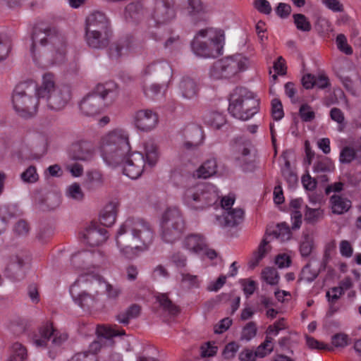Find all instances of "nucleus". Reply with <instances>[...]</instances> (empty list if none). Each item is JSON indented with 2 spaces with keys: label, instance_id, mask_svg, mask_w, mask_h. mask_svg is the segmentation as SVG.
<instances>
[{
  "label": "nucleus",
  "instance_id": "58836bf2",
  "mask_svg": "<svg viewBox=\"0 0 361 361\" xmlns=\"http://www.w3.org/2000/svg\"><path fill=\"white\" fill-rule=\"evenodd\" d=\"M143 13V8L140 2L132 3L128 5L125 10L126 19H137Z\"/></svg>",
  "mask_w": 361,
  "mask_h": 361
},
{
  "label": "nucleus",
  "instance_id": "c9c22d12",
  "mask_svg": "<svg viewBox=\"0 0 361 361\" xmlns=\"http://www.w3.org/2000/svg\"><path fill=\"white\" fill-rule=\"evenodd\" d=\"M204 122L214 129H219L225 123V118L221 113L212 112L205 116Z\"/></svg>",
  "mask_w": 361,
  "mask_h": 361
},
{
  "label": "nucleus",
  "instance_id": "2eb2a0df",
  "mask_svg": "<svg viewBox=\"0 0 361 361\" xmlns=\"http://www.w3.org/2000/svg\"><path fill=\"white\" fill-rule=\"evenodd\" d=\"M133 125L141 131H149L158 123L157 115L151 110L142 109L136 111L133 116Z\"/></svg>",
  "mask_w": 361,
  "mask_h": 361
},
{
  "label": "nucleus",
  "instance_id": "680f3d73",
  "mask_svg": "<svg viewBox=\"0 0 361 361\" xmlns=\"http://www.w3.org/2000/svg\"><path fill=\"white\" fill-rule=\"evenodd\" d=\"M67 361H98V358L88 351H82L75 353Z\"/></svg>",
  "mask_w": 361,
  "mask_h": 361
},
{
  "label": "nucleus",
  "instance_id": "72a5a7b5",
  "mask_svg": "<svg viewBox=\"0 0 361 361\" xmlns=\"http://www.w3.org/2000/svg\"><path fill=\"white\" fill-rule=\"evenodd\" d=\"M167 83L163 84H151L148 87H143V92L146 97L149 98H156L165 94L167 88Z\"/></svg>",
  "mask_w": 361,
  "mask_h": 361
},
{
  "label": "nucleus",
  "instance_id": "c03bdc74",
  "mask_svg": "<svg viewBox=\"0 0 361 361\" xmlns=\"http://www.w3.org/2000/svg\"><path fill=\"white\" fill-rule=\"evenodd\" d=\"M227 276L224 274L219 276L217 278L210 280L207 286V290L210 292H217L220 290L226 284Z\"/></svg>",
  "mask_w": 361,
  "mask_h": 361
},
{
  "label": "nucleus",
  "instance_id": "4468645a",
  "mask_svg": "<svg viewBox=\"0 0 361 361\" xmlns=\"http://www.w3.org/2000/svg\"><path fill=\"white\" fill-rule=\"evenodd\" d=\"M176 13L171 4L164 0H156L151 13V18L157 25L169 22L175 18Z\"/></svg>",
  "mask_w": 361,
  "mask_h": 361
},
{
  "label": "nucleus",
  "instance_id": "f03ea898",
  "mask_svg": "<svg viewBox=\"0 0 361 361\" xmlns=\"http://www.w3.org/2000/svg\"><path fill=\"white\" fill-rule=\"evenodd\" d=\"M154 233L149 224L141 219H128L118 228L115 240L121 256L134 259L152 244Z\"/></svg>",
  "mask_w": 361,
  "mask_h": 361
},
{
  "label": "nucleus",
  "instance_id": "37998d69",
  "mask_svg": "<svg viewBox=\"0 0 361 361\" xmlns=\"http://www.w3.org/2000/svg\"><path fill=\"white\" fill-rule=\"evenodd\" d=\"M163 70L165 71L168 78L170 79L172 77V69L169 64L166 62H159L151 63L145 69V74H150L153 71Z\"/></svg>",
  "mask_w": 361,
  "mask_h": 361
},
{
  "label": "nucleus",
  "instance_id": "c756f323",
  "mask_svg": "<svg viewBox=\"0 0 361 361\" xmlns=\"http://www.w3.org/2000/svg\"><path fill=\"white\" fill-rule=\"evenodd\" d=\"M217 164L215 159L204 162L195 172L194 176L199 178H207L216 173Z\"/></svg>",
  "mask_w": 361,
  "mask_h": 361
},
{
  "label": "nucleus",
  "instance_id": "bb28decb",
  "mask_svg": "<svg viewBox=\"0 0 361 361\" xmlns=\"http://www.w3.org/2000/svg\"><path fill=\"white\" fill-rule=\"evenodd\" d=\"M270 236L271 235L268 232H266L265 236L259 244L257 250L253 254L252 258L249 262L250 267L254 268L258 265L266 254L269 252L270 247L269 246V243L271 240L269 238H270Z\"/></svg>",
  "mask_w": 361,
  "mask_h": 361
},
{
  "label": "nucleus",
  "instance_id": "bf43d9fd",
  "mask_svg": "<svg viewBox=\"0 0 361 361\" xmlns=\"http://www.w3.org/2000/svg\"><path fill=\"white\" fill-rule=\"evenodd\" d=\"M271 114L276 121L281 120L284 116L282 104L278 99H274L271 102Z\"/></svg>",
  "mask_w": 361,
  "mask_h": 361
},
{
  "label": "nucleus",
  "instance_id": "774afa93",
  "mask_svg": "<svg viewBox=\"0 0 361 361\" xmlns=\"http://www.w3.org/2000/svg\"><path fill=\"white\" fill-rule=\"evenodd\" d=\"M353 287V281L350 277H345L340 281L338 286H335L332 288L334 293H344L348 291Z\"/></svg>",
  "mask_w": 361,
  "mask_h": 361
},
{
  "label": "nucleus",
  "instance_id": "aec40b11",
  "mask_svg": "<svg viewBox=\"0 0 361 361\" xmlns=\"http://www.w3.org/2000/svg\"><path fill=\"white\" fill-rule=\"evenodd\" d=\"M71 99V92L68 89L57 90L49 96L44 100L47 103L49 109L53 110L62 109Z\"/></svg>",
  "mask_w": 361,
  "mask_h": 361
},
{
  "label": "nucleus",
  "instance_id": "7c9ffc66",
  "mask_svg": "<svg viewBox=\"0 0 361 361\" xmlns=\"http://www.w3.org/2000/svg\"><path fill=\"white\" fill-rule=\"evenodd\" d=\"M332 212L341 214L346 212L351 207L349 200L338 195H333L330 200Z\"/></svg>",
  "mask_w": 361,
  "mask_h": 361
},
{
  "label": "nucleus",
  "instance_id": "473e14b6",
  "mask_svg": "<svg viewBox=\"0 0 361 361\" xmlns=\"http://www.w3.org/2000/svg\"><path fill=\"white\" fill-rule=\"evenodd\" d=\"M27 359V348L18 342L11 346V355L6 361H25Z\"/></svg>",
  "mask_w": 361,
  "mask_h": 361
},
{
  "label": "nucleus",
  "instance_id": "338daca9",
  "mask_svg": "<svg viewBox=\"0 0 361 361\" xmlns=\"http://www.w3.org/2000/svg\"><path fill=\"white\" fill-rule=\"evenodd\" d=\"M21 179L26 183H35L38 180V174L34 166H30L22 174Z\"/></svg>",
  "mask_w": 361,
  "mask_h": 361
},
{
  "label": "nucleus",
  "instance_id": "9b49d317",
  "mask_svg": "<svg viewBox=\"0 0 361 361\" xmlns=\"http://www.w3.org/2000/svg\"><path fill=\"white\" fill-rule=\"evenodd\" d=\"M99 24H94L93 18L86 19L85 40L89 47L100 49L106 44L108 32L107 18L99 16Z\"/></svg>",
  "mask_w": 361,
  "mask_h": 361
},
{
  "label": "nucleus",
  "instance_id": "e2e57ef3",
  "mask_svg": "<svg viewBox=\"0 0 361 361\" xmlns=\"http://www.w3.org/2000/svg\"><path fill=\"white\" fill-rule=\"evenodd\" d=\"M256 324L252 322H249L242 331L241 339L250 341L256 336Z\"/></svg>",
  "mask_w": 361,
  "mask_h": 361
},
{
  "label": "nucleus",
  "instance_id": "f3484780",
  "mask_svg": "<svg viewBox=\"0 0 361 361\" xmlns=\"http://www.w3.org/2000/svg\"><path fill=\"white\" fill-rule=\"evenodd\" d=\"M84 243L90 246H99L108 238L106 229L97 226L95 224L89 225L82 233Z\"/></svg>",
  "mask_w": 361,
  "mask_h": 361
},
{
  "label": "nucleus",
  "instance_id": "e433bc0d",
  "mask_svg": "<svg viewBox=\"0 0 361 361\" xmlns=\"http://www.w3.org/2000/svg\"><path fill=\"white\" fill-rule=\"evenodd\" d=\"M262 279L267 284L275 286L279 283V274L277 270L273 267H265L261 274Z\"/></svg>",
  "mask_w": 361,
  "mask_h": 361
},
{
  "label": "nucleus",
  "instance_id": "a19ab883",
  "mask_svg": "<svg viewBox=\"0 0 361 361\" xmlns=\"http://www.w3.org/2000/svg\"><path fill=\"white\" fill-rule=\"evenodd\" d=\"M294 24L297 29L302 32H309L312 25L308 18L303 14L297 13L293 16Z\"/></svg>",
  "mask_w": 361,
  "mask_h": 361
},
{
  "label": "nucleus",
  "instance_id": "6ab92c4d",
  "mask_svg": "<svg viewBox=\"0 0 361 361\" xmlns=\"http://www.w3.org/2000/svg\"><path fill=\"white\" fill-rule=\"evenodd\" d=\"M244 217V211L235 208L222 212L221 216H216V223L220 226H234L240 224Z\"/></svg>",
  "mask_w": 361,
  "mask_h": 361
},
{
  "label": "nucleus",
  "instance_id": "423d86ee",
  "mask_svg": "<svg viewBox=\"0 0 361 361\" xmlns=\"http://www.w3.org/2000/svg\"><path fill=\"white\" fill-rule=\"evenodd\" d=\"M219 199L216 188L211 184H198L188 188L183 197V204L190 209L201 210Z\"/></svg>",
  "mask_w": 361,
  "mask_h": 361
},
{
  "label": "nucleus",
  "instance_id": "7ed1b4c3",
  "mask_svg": "<svg viewBox=\"0 0 361 361\" xmlns=\"http://www.w3.org/2000/svg\"><path fill=\"white\" fill-rule=\"evenodd\" d=\"M30 43L34 61L42 67L59 65L66 59V43L59 37H50L44 31L35 30Z\"/></svg>",
  "mask_w": 361,
  "mask_h": 361
},
{
  "label": "nucleus",
  "instance_id": "f8f14e48",
  "mask_svg": "<svg viewBox=\"0 0 361 361\" xmlns=\"http://www.w3.org/2000/svg\"><path fill=\"white\" fill-rule=\"evenodd\" d=\"M71 260L73 264L82 261L84 263L83 269L85 271V274L94 278H97L99 276L104 256L99 252H81L73 255Z\"/></svg>",
  "mask_w": 361,
  "mask_h": 361
},
{
  "label": "nucleus",
  "instance_id": "3c124183",
  "mask_svg": "<svg viewBox=\"0 0 361 361\" xmlns=\"http://www.w3.org/2000/svg\"><path fill=\"white\" fill-rule=\"evenodd\" d=\"M324 216V211L319 208L311 209L306 207L305 220L308 223H314L322 219Z\"/></svg>",
  "mask_w": 361,
  "mask_h": 361
},
{
  "label": "nucleus",
  "instance_id": "09e8293b",
  "mask_svg": "<svg viewBox=\"0 0 361 361\" xmlns=\"http://www.w3.org/2000/svg\"><path fill=\"white\" fill-rule=\"evenodd\" d=\"M336 44L338 49L346 55L353 54V49L348 44L346 37L343 34H339L336 38Z\"/></svg>",
  "mask_w": 361,
  "mask_h": 361
},
{
  "label": "nucleus",
  "instance_id": "a18cd8bd",
  "mask_svg": "<svg viewBox=\"0 0 361 361\" xmlns=\"http://www.w3.org/2000/svg\"><path fill=\"white\" fill-rule=\"evenodd\" d=\"M98 361H123V356L112 347H106L104 348L101 360L98 359Z\"/></svg>",
  "mask_w": 361,
  "mask_h": 361
},
{
  "label": "nucleus",
  "instance_id": "9d476101",
  "mask_svg": "<svg viewBox=\"0 0 361 361\" xmlns=\"http://www.w3.org/2000/svg\"><path fill=\"white\" fill-rule=\"evenodd\" d=\"M32 92V85L18 87L13 91V108L19 116L28 118L36 114L40 100L35 95L33 97Z\"/></svg>",
  "mask_w": 361,
  "mask_h": 361
},
{
  "label": "nucleus",
  "instance_id": "6e6d98bb",
  "mask_svg": "<svg viewBox=\"0 0 361 361\" xmlns=\"http://www.w3.org/2000/svg\"><path fill=\"white\" fill-rule=\"evenodd\" d=\"M334 168L333 162L326 159L317 162L314 165L313 171L314 173L330 172L334 171Z\"/></svg>",
  "mask_w": 361,
  "mask_h": 361
},
{
  "label": "nucleus",
  "instance_id": "de8ad7c7",
  "mask_svg": "<svg viewBox=\"0 0 361 361\" xmlns=\"http://www.w3.org/2000/svg\"><path fill=\"white\" fill-rule=\"evenodd\" d=\"M326 296L329 306L327 316L331 317L336 312L341 306L340 302L341 295H326Z\"/></svg>",
  "mask_w": 361,
  "mask_h": 361
},
{
  "label": "nucleus",
  "instance_id": "4d7b16f0",
  "mask_svg": "<svg viewBox=\"0 0 361 361\" xmlns=\"http://www.w3.org/2000/svg\"><path fill=\"white\" fill-rule=\"evenodd\" d=\"M355 157V151L349 147H345L341 150L339 161L343 164H349L353 161Z\"/></svg>",
  "mask_w": 361,
  "mask_h": 361
},
{
  "label": "nucleus",
  "instance_id": "69168bd1",
  "mask_svg": "<svg viewBox=\"0 0 361 361\" xmlns=\"http://www.w3.org/2000/svg\"><path fill=\"white\" fill-rule=\"evenodd\" d=\"M239 283L244 293H254L257 288V283L251 279H240Z\"/></svg>",
  "mask_w": 361,
  "mask_h": 361
},
{
  "label": "nucleus",
  "instance_id": "49530a36",
  "mask_svg": "<svg viewBox=\"0 0 361 361\" xmlns=\"http://www.w3.org/2000/svg\"><path fill=\"white\" fill-rule=\"evenodd\" d=\"M66 195L68 198L76 201L82 200L84 196L80 185L76 183L70 185L67 188Z\"/></svg>",
  "mask_w": 361,
  "mask_h": 361
},
{
  "label": "nucleus",
  "instance_id": "052dcab7",
  "mask_svg": "<svg viewBox=\"0 0 361 361\" xmlns=\"http://www.w3.org/2000/svg\"><path fill=\"white\" fill-rule=\"evenodd\" d=\"M249 153V149L244 145L236 146L233 149V156L238 164L245 161Z\"/></svg>",
  "mask_w": 361,
  "mask_h": 361
},
{
  "label": "nucleus",
  "instance_id": "2f4dec72",
  "mask_svg": "<svg viewBox=\"0 0 361 361\" xmlns=\"http://www.w3.org/2000/svg\"><path fill=\"white\" fill-rule=\"evenodd\" d=\"M314 248V238L312 233L303 232L300 241L299 250L302 257H308Z\"/></svg>",
  "mask_w": 361,
  "mask_h": 361
},
{
  "label": "nucleus",
  "instance_id": "a211bd4d",
  "mask_svg": "<svg viewBox=\"0 0 361 361\" xmlns=\"http://www.w3.org/2000/svg\"><path fill=\"white\" fill-rule=\"evenodd\" d=\"M154 299L152 310L154 312L159 313L161 310L171 316L180 312V307L169 298L168 295H154Z\"/></svg>",
  "mask_w": 361,
  "mask_h": 361
},
{
  "label": "nucleus",
  "instance_id": "393cba45",
  "mask_svg": "<svg viewBox=\"0 0 361 361\" xmlns=\"http://www.w3.org/2000/svg\"><path fill=\"white\" fill-rule=\"evenodd\" d=\"M118 203L112 201L106 204L99 214V221L105 226H111L116 219Z\"/></svg>",
  "mask_w": 361,
  "mask_h": 361
},
{
  "label": "nucleus",
  "instance_id": "dca6fc26",
  "mask_svg": "<svg viewBox=\"0 0 361 361\" xmlns=\"http://www.w3.org/2000/svg\"><path fill=\"white\" fill-rule=\"evenodd\" d=\"M32 88L35 90V96L40 99H45L57 90L56 78L53 73L47 72L42 74L41 83L35 85Z\"/></svg>",
  "mask_w": 361,
  "mask_h": 361
},
{
  "label": "nucleus",
  "instance_id": "79ce46f5",
  "mask_svg": "<svg viewBox=\"0 0 361 361\" xmlns=\"http://www.w3.org/2000/svg\"><path fill=\"white\" fill-rule=\"evenodd\" d=\"M273 338L270 336H267L265 341L261 343L256 350L255 351L256 355L259 357H264L273 351L274 347L271 344Z\"/></svg>",
  "mask_w": 361,
  "mask_h": 361
},
{
  "label": "nucleus",
  "instance_id": "39448f33",
  "mask_svg": "<svg viewBox=\"0 0 361 361\" xmlns=\"http://www.w3.org/2000/svg\"><path fill=\"white\" fill-rule=\"evenodd\" d=\"M259 101L255 94L246 89L235 90L231 97L228 111L232 116L247 121L258 111Z\"/></svg>",
  "mask_w": 361,
  "mask_h": 361
},
{
  "label": "nucleus",
  "instance_id": "20e7f679",
  "mask_svg": "<svg viewBox=\"0 0 361 361\" xmlns=\"http://www.w3.org/2000/svg\"><path fill=\"white\" fill-rule=\"evenodd\" d=\"M224 35L220 30L207 28L200 30L192 42L194 54L202 58H214L221 54Z\"/></svg>",
  "mask_w": 361,
  "mask_h": 361
},
{
  "label": "nucleus",
  "instance_id": "f704fd0d",
  "mask_svg": "<svg viewBox=\"0 0 361 361\" xmlns=\"http://www.w3.org/2000/svg\"><path fill=\"white\" fill-rule=\"evenodd\" d=\"M53 334V332H51V328L49 327V324L47 326L42 327L39 330V338H35L33 339V343L37 347L44 348L46 346L50 347V339H51V335Z\"/></svg>",
  "mask_w": 361,
  "mask_h": 361
},
{
  "label": "nucleus",
  "instance_id": "5701e85b",
  "mask_svg": "<svg viewBox=\"0 0 361 361\" xmlns=\"http://www.w3.org/2000/svg\"><path fill=\"white\" fill-rule=\"evenodd\" d=\"M88 143L85 141H77L72 144L70 149V157L76 161H87L92 157V153L88 149Z\"/></svg>",
  "mask_w": 361,
  "mask_h": 361
},
{
  "label": "nucleus",
  "instance_id": "1a4fd4ad",
  "mask_svg": "<svg viewBox=\"0 0 361 361\" xmlns=\"http://www.w3.org/2000/svg\"><path fill=\"white\" fill-rule=\"evenodd\" d=\"M116 85L112 82L97 87V93L84 97L80 103L81 112L87 116H94L101 114L106 108L104 99L114 93Z\"/></svg>",
  "mask_w": 361,
  "mask_h": 361
},
{
  "label": "nucleus",
  "instance_id": "cd10ccee",
  "mask_svg": "<svg viewBox=\"0 0 361 361\" xmlns=\"http://www.w3.org/2000/svg\"><path fill=\"white\" fill-rule=\"evenodd\" d=\"M141 312V307L137 304H133L125 311L118 313L116 320L123 325H128L131 319L137 318Z\"/></svg>",
  "mask_w": 361,
  "mask_h": 361
},
{
  "label": "nucleus",
  "instance_id": "0eeeda50",
  "mask_svg": "<svg viewBox=\"0 0 361 361\" xmlns=\"http://www.w3.org/2000/svg\"><path fill=\"white\" fill-rule=\"evenodd\" d=\"M248 66V59L241 54L226 57L214 63L209 70V77L212 80H232Z\"/></svg>",
  "mask_w": 361,
  "mask_h": 361
},
{
  "label": "nucleus",
  "instance_id": "4c0bfd02",
  "mask_svg": "<svg viewBox=\"0 0 361 361\" xmlns=\"http://www.w3.org/2000/svg\"><path fill=\"white\" fill-rule=\"evenodd\" d=\"M8 329L13 335L19 336L25 332L27 324L23 319L15 318L10 322Z\"/></svg>",
  "mask_w": 361,
  "mask_h": 361
},
{
  "label": "nucleus",
  "instance_id": "b1692460",
  "mask_svg": "<svg viewBox=\"0 0 361 361\" xmlns=\"http://www.w3.org/2000/svg\"><path fill=\"white\" fill-rule=\"evenodd\" d=\"M182 246L188 252L198 255L204 251L205 242L201 235L193 234L185 238Z\"/></svg>",
  "mask_w": 361,
  "mask_h": 361
},
{
  "label": "nucleus",
  "instance_id": "864d4df0",
  "mask_svg": "<svg viewBox=\"0 0 361 361\" xmlns=\"http://www.w3.org/2000/svg\"><path fill=\"white\" fill-rule=\"evenodd\" d=\"M11 50V42L5 37L0 36V61H4Z\"/></svg>",
  "mask_w": 361,
  "mask_h": 361
},
{
  "label": "nucleus",
  "instance_id": "5fc2aeb1",
  "mask_svg": "<svg viewBox=\"0 0 361 361\" xmlns=\"http://www.w3.org/2000/svg\"><path fill=\"white\" fill-rule=\"evenodd\" d=\"M292 262L291 255L290 253H280L275 257L274 264L279 269L288 268Z\"/></svg>",
  "mask_w": 361,
  "mask_h": 361
},
{
  "label": "nucleus",
  "instance_id": "ea45409f",
  "mask_svg": "<svg viewBox=\"0 0 361 361\" xmlns=\"http://www.w3.org/2000/svg\"><path fill=\"white\" fill-rule=\"evenodd\" d=\"M73 302L78 306L85 307H92L94 302V295H71Z\"/></svg>",
  "mask_w": 361,
  "mask_h": 361
},
{
  "label": "nucleus",
  "instance_id": "13d9d810",
  "mask_svg": "<svg viewBox=\"0 0 361 361\" xmlns=\"http://www.w3.org/2000/svg\"><path fill=\"white\" fill-rule=\"evenodd\" d=\"M204 11V6L200 0H188L185 13L188 15H195Z\"/></svg>",
  "mask_w": 361,
  "mask_h": 361
},
{
  "label": "nucleus",
  "instance_id": "6e6552de",
  "mask_svg": "<svg viewBox=\"0 0 361 361\" xmlns=\"http://www.w3.org/2000/svg\"><path fill=\"white\" fill-rule=\"evenodd\" d=\"M162 240L172 243L178 239L184 228V221L180 210L176 207H169L163 213L159 222Z\"/></svg>",
  "mask_w": 361,
  "mask_h": 361
},
{
  "label": "nucleus",
  "instance_id": "603ef678",
  "mask_svg": "<svg viewBox=\"0 0 361 361\" xmlns=\"http://www.w3.org/2000/svg\"><path fill=\"white\" fill-rule=\"evenodd\" d=\"M317 275L318 270L312 268L310 264H307L301 271L300 281L312 282L317 278Z\"/></svg>",
  "mask_w": 361,
  "mask_h": 361
},
{
  "label": "nucleus",
  "instance_id": "0e129e2a",
  "mask_svg": "<svg viewBox=\"0 0 361 361\" xmlns=\"http://www.w3.org/2000/svg\"><path fill=\"white\" fill-rule=\"evenodd\" d=\"M181 281L188 287L198 288L201 284V280L197 276L190 274H183Z\"/></svg>",
  "mask_w": 361,
  "mask_h": 361
},
{
  "label": "nucleus",
  "instance_id": "ddd939ff",
  "mask_svg": "<svg viewBox=\"0 0 361 361\" xmlns=\"http://www.w3.org/2000/svg\"><path fill=\"white\" fill-rule=\"evenodd\" d=\"M96 332L97 340L92 342L87 350L95 356L100 350H102L103 354L104 348L114 346V337L125 334L124 331H118L104 326H98Z\"/></svg>",
  "mask_w": 361,
  "mask_h": 361
},
{
  "label": "nucleus",
  "instance_id": "412c9836",
  "mask_svg": "<svg viewBox=\"0 0 361 361\" xmlns=\"http://www.w3.org/2000/svg\"><path fill=\"white\" fill-rule=\"evenodd\" d=\"M199 85L190 78H183L178 85V92L185 99L193 100L198 96Z\"/></svg>",
  "mask_w": 361,
  "mask_h": 361
},
{
  "label": "nucleus",
  "instance_id": "8fccbe9b",
  "mask_svg": "<svg viewBox=\"0 0 361 361\" xmlns=\"http://www.w3.org/2000/svg\"><path fill=\"white\" fill-rule=\"evenodd\" d=\"M331 118L337 123L338 130L341 132L345 126V117L343 113L338 108H333L330 111Z\"/></svg>",
  "mask_w": 361,
  "mask_h": 361
},
{
  "label": "nucleus",
  "instance_id": "f257e3e1",
  "mask_svg": "<svg viewBox=\"0 0 361 361\" xmlns=\"http://www.w3.org/2000/svg\"><path fill=\"white\" fill-rule=\"evenodd\" d=\"M99 152L107 166H121L123 174L129 178L137 179L144 171V155L132 151L129 133L124 128H116L104 133L99 140Z\"/></svg>",
  "mask_w": 361,
  "mask_h": 361
},
{
  "label": "nucleus",
  "instance_id": "c85d7f7f",
  "mask_svg": "<svg viewBox=\"0 0 361 361\" xmlns=\"http://www.w3.org/2000/svg\"><path fill=\"white\" fill-rule=\"evenodd\" d=\"M267 232L271 235L270 238H269L270 240L276 239L280 242H285L291 238V232L286 223L279 224L273 231L267 229Z\"/></svg>",
  "mask_w": 361,
  "mask_h": 361
},
{
  "label": "nucleus",
  "instance_id": "4be33fe9",
  "mask_svg": "<svg viewBox=\"0 0 361 361\" xmlns=\"http://www.w3.org/2000/svg\"><path fill=\"white\" fill-rule=\"evenodd\" d=\"M24 259L23 255H15L10 257L5 269V274L11 279H17L23 276Z\"/></svg>",
  "mask_w": 361,
  "mask_h": 361
},
{
  "label": "nucleus",
  "instance_id": "a878e982",
  "mask_svg": "<svg viewBox=\"0 0 361 361\" xmlns=\"http://www.w3.org/2000/svg\"><path fill=\"white\" fill-rule=\"evenodd\" d=\"M145 164L149 167L154 166L159 159V152L157 145L152 140L144 144Z\"/></svg>",
  "mask_w": 361,
  "mask_h": 361
}]
</instances>
